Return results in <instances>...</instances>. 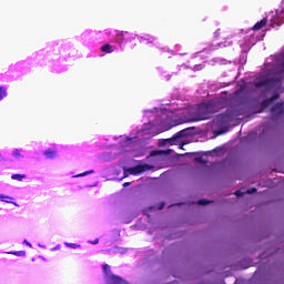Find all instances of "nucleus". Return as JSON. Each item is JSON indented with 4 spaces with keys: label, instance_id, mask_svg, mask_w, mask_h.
<instances>
[{
    "label": "nucleus",
    "instance_id": "1",
    "mask_svg": "<svg viewBox=\"0 0 284 284\" xmlns=\"http://www.w3.org/2000/svg\"><path fill=\"white\" fill-rule=\"evenodd\" d=\"M212 114H216V101H209L204 104H199L191 115V121L193 123L206 121L207 119H212Z\"/></svg>",
    "mask_w": 284,
    "mask_h": 284
},
{
    "label": "nucleus",
    "instance_id": "2",
    "mask_svg": "<svg viewBox=\"0 0 284 284\" xmlns=\"http://www.w3.org/2000/svg\"><path fill=\"white\" fill-rule=\"evenodd\" d=\"M284 70L277 71L274 73L271 78H264L262 80H256L254 82L255 88H276L281 81H283V74Z\"/></svg>",
    "mask_w": 284,
    "mask_h": 284
},
{
    "label": "nucleus",
    "instance_id": "3",
    "mask_svg": "<svg viewBox=\"0 0 284 284\" xmlns=\"http://www.w3.org/2000/svg\"><path fill=\"white\" fill-rule=\"evenodd\" d=\"M236 116V109L229 108L225 112L220 113L215 116L214 123L216 125L223 126L227 125V123H232V119Z\"/></svg>",
    "mask_w": 284,
    "mask_h": 284
},
{
    "label": "nucleus",
    "instance_id": "4",
    "mask_svg": "<svg viewBox=\"0 0 284 284\" xmlns=\"http://www.w3.org/2000/svg\"><path fill=\"white\" fill-rule=\"evenodd\" d=\"M102 272L105 275L108 284H125V281L121 276L112 274V270L108 264L102 265Z\"/></svg>",
    "mask_w": 284,
    "mask_h": 284
},
{
    "label": "nucleus",
    "instance_id": "5",
    "mask_svg": "<svg viewBox=\"0 0 284 284\" xmlns=\"http://www.w3.org/2000/svg\"><path fill=\"white\" fill-rule=\"evenodd\" d=\"M148 170H152L150 164H138L133 168H129L124 170V172H129L132 176H136L139 174H143V172H148Z\"/></svg>",
    "mask_w": 284,
    "mask_h": 284
},
{
    "label": "nucleus",
    "instance_id": "6",
    "mask_svg": "<svg viewBox=\"0 0 284 284\" xmlns=\"http://www.w3.org/2000/svg\"><path fill=\"white\" fill-rule=\"evenodd\" d=\"M267 26V18H263L261 21L256 22L252 30L253 32H258V30H263Z\"/></svg>",
    "mask_w": 284,
    "mask_h": 284
},
{
    "label": "nucleus",
    "instance_id": "7",
    "mask_svg": "<svg viewBox=\"0 0 284 284\" xmlns=\"http://www.w3.org/2000/svg\"><path fill=\"white\" fill-rule=\"evenodd\" d=\"M128 34H130V32L128 31H122L118 33L115 36V41H118V43H123V41H130V38L128 37Z\"/></svg>",
    "mask_w": 284,
    "mask_h": 284
},
{
    "label": "nucleus",
    "instance_id": "8",
    "mask_svg": "<svg viewBox=\"0 0 284 284\" xmlns=\"http://www.w3.org/2000/svg\"><path fill=\"white\" fill-rule=\"evenodd\" d=\"M278 97H280L278 93H276V94H274L273 97L263 100L262 106H263V108H270V105H272V103H274L275 101H277Z\"/></svg>",
    "mask_w": 284,
    "mask_h": 284
},
{
    "label": "nucleus",
    "instance_id": "9",
    "mask_svg": "<svg viewBox=\"0 0 284 284\" xmlns=\"http://www.w3.org/2000/svg\"><path fill=\"white\" fill-rule=\"evenodd\" d=\"M0 201H2V203H12V205H16V207H19V204L14 202V197L10 195L0 194Z\"/></svg>",
    "mask_w": 284,
    "mask_h": 284
},
{
    "label": "nucleus",
    "instance_id": "10",
    "mask_svg": "<svg viewBox=\"0 0 284 284\" xmlns=\"http://www.w3.org/2000/svg\"><path fill=\"white\" fill-rule=\"evenodd\" d=\"M57 154H58V151L54 149H47L43 152V155L45 156V159H57Z\"/></svg>",
    "mask_w": 284,
    "mask_h": 284
},
{
    "label": "nucleus",
    "instance_id": "11",
    "mask_svg": "<svg viewBox=\"0 0 284 284\" xmlns=\"http://www.w3.org/2000/svg\"><path fill=\"white\" fill-rule=\"evenodd\" d=\"M8 97V89L6 87H0V101H3Z\"/></svg>",
    "mask_w": 284,
    "mask_h": 284
},
{
    "label": "nucleus",
    "instance_id": "12",
    "mask_svg": "<svg viewBox=\"0 0 284 284\" xmlns=\"http://www.w3.org/2000/svg\"><path fill=\"white\" fill-rule=\"evenodd\" d=\"M101 52H105L106 54H111V52H112V45H110L109 43L103 44V45L101 47Z\"/></svg>",
    "mask_w": 284,
    "mask_h": 284
},
{
    "label": "nucleus",
    "instance_id": "13",
    "mask_svg": "<svg viewBox=\"0 0 284 284\" xmlns=\"http://www.w3.org/2000/svg\"><path fill=\"white\" fill-rule=\"evenodd\" d=\"M12 181H23V179H27L26 174H12L11 175Z\"/></svg>",
    "mask_w": 284,
    "mask_h": 284
},
{
    "label": "nucleus",
    "instance_id": "14",
    "mask_svg": "<svg viewBox=\"0 0 284 284\" xmlns=\"http://www.w3.org/2000/svg\"><path fill=\"white\" fill-rule=\"evenodd\" d=\"M185 136V130H181L173 136V141H176V139H183Z\"/></svg>",
    "mask_w": 284,
    "mask_h": 284
},
{
    "label": "nucleus",
    "instance_id": "15",
    "mask_svg": "<svg viewBox=\"0 0 284 284\" xmlns=\"http://www.w3.org/2000/svg\"><path fill=\"white\" fill-rule=\"evenodd\" d=\"M88 174H94V170H91V171H87V172L77 174V175H74V179H79V178H81V176H88Z\"/></svg>",
    "mask_w": 284,
    "mask_h": 284
},
{
    "label": "nucleus",
    "instance_id": "16",
    "mask_svg": "<svg viewBox=\"0 0 284 284\" xmlns=\"http://www.w3.org/2000/svg\"><path fill=\"white\" fill-rule=\"evenodd\" d=\"M210 203H214V201H207L205 199L197 201V205H210Z\"/></svg>",
    "mask_w": 284,
    "mask_h": 284
},
{
    "label": "nucleus",
    "instance_id": "17",
    "mask_svg": "<svg viewBox=\"0 0 284 284\" xmlns=\"http://www.w3.org/2000/svg\"><path fill=\"white\" fill-rule=\"evenodd\" d=\"M9 254H13L14 256H26V251L9 252Z\"/></svg>",
    "mask_w": 284,
    "mask_h": 284
},
{
    "label": "nucleus",
    "instance_id": "18",
    "mask_svg": "<svg viewBox=\"0 0 284 284\" xmlns=\"http://www.w3.org/2000/svg\"><path fill=\"white\" fill-rule=\"evenodd\" d=\"M12 156L16 159H21L23 155H21V151H19V149H16L12 153Z\"/></svg>",
    "mask_w": 284,
    "mask_h": 284
},
{
    "label": "nucleus",
    "instance_id": "19",
    "mask_svg": "<svg viewBox=\"0 0 284 284\" xmlns=\"http://www.w3.org/2000/svg\"><path fill=\"white\" fill-rule=\"evenodd\" d=\"M64 245L67 247H72V250H77V247H81V245H79V244L68 243V242H65Z\"/></svg>",
    "mask_w": 284,
    "mask_h": 284
},
{
    "label": "nucleus",
    "instance_id": "20",
    "mask_svg": "<svg viewBox=\"0 0 284 284\" xmlns=\"http://www.w3.org/2000/svg\"><path fill=\"white\" fill-rule=\"evenodd\" d=\"M245 88L241 87L240 89H237L235 92H234V97H239L240 94H243Z\"/></svg>",
    "mask_w": 284,
    "mask_h": 284
},
{
    "label": "nucleus",
    "instance_id": "21",
    "mask_svg": "<svg viewBox=\"0 0 284 284\" xmlns=\"http://www.w3.org/2000/svg\"><path fill=\"white\" fill-rule=\"evenodd\" d=\"M246 194H256V187L248 189Z\"/></svg>",
    "mask_w": 284,
    "mask_h": 284
},
{
    "label": "nucleus",
    "instance_id": "22",
    "mask_svg": "<svg viewBox=\"0 0 284 284\" xmlns=\"http://www.w3.org/2000/svg\"><path fill=\"white\" fill-rule=\"evenodd\" d=\"M235 196H237V199H241V196H243V192L241 190L235 191Z\"/></svg>",
    "mask_w": 284,
    "mask_h": 284
},
{
    "label": "nucleus",
    "instance_id": "23",
    "mask_svg": "<svg viewBox=\"0 0 284 284\" xmlns=\"http://www.w3.org/2000/svg\"><path fill=\"white\" fill-rule=\"evenodd\" d=\"M278 108H281V105H275V106L271 108V112H276V110H277Z\"/></svg>",
    "mask_w": 284,
    "mask_h": 284
},
{
    "label": "nucleus",
    "instance_id": "24",
    "mask_svg": "<svg viewBox=\"0 0 284 284\" xmlns=\"http://www.w3.org/2000/svg\"><path fill=\"white\" fill-rule=\"evenodd\" d=\"M156 154H159V151H156V150L151 152V156H156Z\"/></svg>",
    "mask_w": 284,
    "mask_h": 284
},
{
    "label": "nucleus",
    "instance_id": "25",
    "mask_svg": "<svg viewBox=\"0 0 284 284\" xmlns=\"http://www.w3.org/2000/svg\"><path fill=\"white\" fill-rule=\"evenodd\" d=\"M24 245H29V247H32V244H30V242H28V240L23 241Z\"/></svg>",
    "mask_w": 284,
    "mask_h": 284
},
{
    "label": "nucleus",
    "instance_id": "26",
    "mask_svg": "<svg viewBox=\"0 0 284 284\" xmlns=\"http://www.w3.org/2000/svg\"><path fill=\"white\" fill-rule=\"evenodd\" d=\"M202 65L201 64H197L194 67L195 70H201Z\"/></svg>",
    "mask_w": 284,
    "mask_h": 284
},
{
    "label": "nucleus",
    "instance_id": "27",
    "mask_svg": "<svg viewBox=\"0 0 284 284\" xmlns=\"http://www.w3.org/2000/svg\"><path fill=\"white\" fill-rule=\"evenodd\" d=\"M97 243H99V239H97L93 242H91L92 245H97Z\"/></svg>",
    "mask_w": 284,
    "mask_h": 284
},
{
    "label": "nucleus",
    "instance_id": "28",
    "mask_svg": "<svg viewBox=\"0 0 284 284\" xmlns=\"http://www.w3.org/2000/svg\"><path fill=\"white\" fill-rule=\"evenodd\" d=\"M196 161H200L201 163H203V159L201 158L196 159Z\"/></svg>",
    "mask_w": 284,
    "mask_h": 284
},
{
    "label": "nucleus",
    "instance_id": "29",
    "mask_svg": "<svg viewBox=\"0 0 284 284\" xmlns=\"http://www.w3.org/2000/svg\"><path fill=\"white\" fill-rule=\"evenodd\" d=\"M128 185H130V183H129V182L124 183V187H125V186H128Z\"/></svg>",
    "mask_w": 284,
    "mask_h": 284
},
{
    "label": "nucleus",
    "instance_id": "30",
    "mask_svg": "<svg viewBox=\"0 0 284 284\" xmlns=\"http://www.w3.org/2000/svg\"><path fill=\"white\" fill-rule=\"evenodd\" d=\"M54 250H59V245L54 247Z\"/></svg>",
    "mask_w": 284,
    "mask_h": 284
}]
</instances>
